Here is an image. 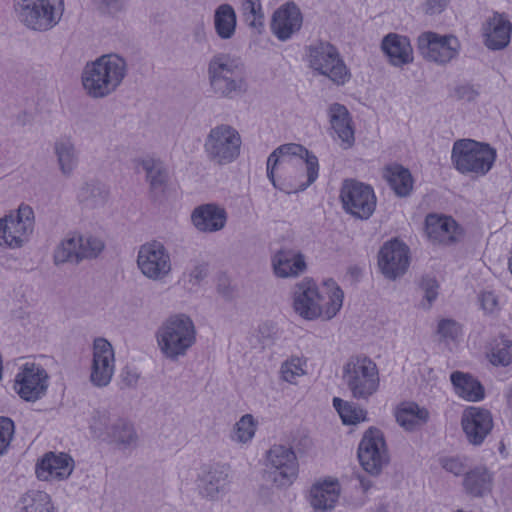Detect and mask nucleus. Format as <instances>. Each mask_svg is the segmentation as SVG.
<instances>
[{"instance_id": "nucleus-1", "label": "nucleus", "mask_w": 512, "mask_h": 512, "mask_svg": "<svg viewBox=\"0 0 512 512\" xmlns=\"http://www.w3.org/2000/svg\"><path fill=\"white\" fill-rule=\"evenodd\" d=\"M318 175L317 156L300 144L281 145L267 159V177L275 188L287 194L306 190Z\"/></svg>"}, {"instance_id": "nucleus-2", "label": "nucleus", "mask_w": 512, "mask_h": 512, "mask_svg": "<svg viewBox=\"0 0 512 512\" xmlns=\"http://www.w3.org/2000/svg\"><path fill=\"white\" fill-rule=\"evenodd\" d=\"M294 311L305 320L332 319L342 308L344 293L330 280L320 290L313 279L305 278L293 288Z\"/></svg>"}, {"instance_id": "nucleus-3", "label": "nucleus", "mask_w": 512, "mask_h": 512, "mask_svg": "<svg viewBox=\"0 0 512 512\" xmlns=\"http://www.w3.org/2000/svg\"><path fill=\"white\" fill-rule=\"evenodd\" d=\"M128 72L127 61L116 53L105 54L85 65L81 80L87 95L101 99L114 93Z\"/></svg>"}, {"instance_id": "nucleus-4", "label": "nucleus", "mask_w": 512, "mask_h": 512, "mask_svg": "<svg viewBox=\"0 0 512 512\" xmlns=\"http://www.w3.org/2000/svg\"><path fill=\"white\" fill-rule=\"evenodd\" d=\"M207 76L211 91L219 97L234 99L248 91L244 64L230 53L214 54L207 65Z\"/></svg>"}, {"instance_id": "nucleus-5", "label": "nucleus", "mask_w": 512, "mask_h": 512, "mask_svg": "<svg viewBox=\"0 0 512 512\" xmlns=\"http://www.w3.org/2000/svg\"><path fill=\"white\" fill-rule=\"evenodd\" d=\"M496 158V149L485 142L464 138L456 140L452 146V164L463 175L485 176L492 169Z\"/></svg>"}, {"instance_id": "nucleus-6", "label": "nucleus", "mask_w": 512, "mask_h": 512, "mask_svg": "<svg viewBox=\"0 0 512 512\" xmlns=\"http://www.w3.org/2000/svg\"><path fill=\"white\" fill-rule=\"evenodd\" d=\"M161 353L176 361L186 355L196 341V329L190 317L178 314L166 319L156 332Z\"/></svg>"}, {"instance_id": "nucleus-7", "label": "nucleus", "mask_w": 512, "mask_h": 512, "mask_svg": "<svg viewBox=\"0 0 512 512\" xmlns=\"http://www.w3.org/2000/svg\"><path fill=\"white\" fill-rule=\"evenodd\" d=\"M13 12L27 29L46 32L60 22L64 0H13Z\"/></svg>"}, {"instance_id": "nucleus-8", "label": "nucleus", "mask_w": 512, "mask_h": 512, "mask_svg": "<svg viewBox=\"0 0 512 512\" xmlns=\"http://www.w3.org/2000/svg\"><path fill=\"white\" fill-rule=\"evenodd\" d=\"M342 378L353 398L368 400L380 387L379 370L367 356H351L343 366Z\"/></svg>"}, {"instance_id": "nucleus-9", "label": "nucleus", "mask_w": 512, "mask_h": 512, "mask_svg": "<svg viewBox=\"0 0 512 512\" xmlns=\"http://www.w3.org/2000/svg\"><path fill=\"white\" fill-rule=\"evenodd\" d=\"M309 67L318 74L328 77L340 85L347 82L350 73L341 59L338 50L329 42L319 41L306 48Z\"/></svg>"}, {"instance_id": "nucleus-10", "label": "nucleus", "mask_w": 512, "mask_h": 512, "mask_svg": "<svg viewBox=\"0 0 512 512\" xmlns=\"http://www.w3.org/2000/svg\"><path fill=\"white\" fill-rule=\"evenodd\" d=\"M242 140L231 125L219 124L210 129L204 142V151L209 161L217 165L233 162L240 154Z\"/></svg>"}, {"instance_id": "nucleus-11", "label": "nucleus", "mask_w": 512, "mask_h": 512, "mask_svg": "<svg viewBox=\"0 0 512 512\" xmlns=\"http://www.w3.org/2000/svg\"><path fill=\"white\" fill-rule=\"evenodd\" d=\"M339 197L343 210L360 220H368L376 209L377 198L372 186L354 179L343 181Z\"/></svg>"}, {"instance_id": "nucleus-12", "label": "nucleus", "mask_w": 512, "mask_h": 512, "mask_svg": "<svg viewBox=\"0 0 512 512\" xmlns=\"http://www.w3.org/2000/svg\"><path fill=\"white\" fill-rule=\"evenodd\" d=\"M136 263L144 277L156 282L165 280L172 271L169 251L162 242L156 240L140 245Z\"/></svg>"}, {"instance_id": "nucleus-13", "label": "nucleus", "mask_w": 512, "mask_h": 512, "mask_svg": "<svg viewBox=\"0 0 512 512\" xmlns=\"http://www.w3.org/2000/svg\"><path fill=\"white\" fill-rule=\"evenodd\" d=\"M34 228L33 209L21 204L15 213L0 219V246L19 248L28 241Z\"/></svg>"}, {"instance_id": "nucleus-14", "label": "nucleus", "mask_w": 512, "mask_h": 512, "mask_svg": "<svg viewBox=\"0 0 512 512\" xmlns=\"http://www.w3.org/2000/svg\"><path fill=\"white\" fill-rule=\"evenodd\" d=\"M417 48L426 60L445 65L458 56L461 44L454 35H440L429 31L419 35Z\"/></svg>"}, {"instance_id": "nucleus-15", "label": "nucleus", "mask_w": 512, "mask_h": 512, "mask_svg": "<svg viewBox=\"0 0 512 512\" xmlns=\"http://www.w3.org/2000/svg\"><path fill=\"white\" fill-rule=\"evenodd\" d=\"M358 459L363 469L371 475H378L388 464L389 457L383 433L377 428H369L358 446Z\"/></svg>"}, {"instance_id": "nucleus-16", "label": "nucleus", "mask_w": 512, "mask_h": 512, "mask_svg": "<svg viewBox=\"0 0 512 512\" xmlns=\"http://www.w3.org/2000/svg\"><path fill=\"white\" fill-rule=\"evenodd\" d=\"M267 467L273 475V482L279 486L290 485L298 473V462L292 448L273 445L266 454Z\"/></svg>"}, {"instance_id": "nucleus-17", "label": "nucleus", "mask_w": 512, "mask_h": 512, "mask_svg": "<svg viewBox=\"0 0 512 512\" xmlns=\"http://www.w3.org/2000/svg\"><path fill=\"white\" fill-rule=\"evenodd\" d=\"M409 260L408 246L398 239L385 242L378 253L379 268L390 280H395L407 271Z\"/></svg>"}, {"instance_id": "nucleus-18", "label": "nucleus", "mask_w": 512, "mask_h": 512, "mask_svg": "<svg viewBox=\"0 0 512 512\" xmlns=\"http://www.w3.org/2000/svg\"><path fill=\"white\" fill-rule=\"evenodd\" d=\"M48 387L46 371L34 364L26 363L15 377L14 389L25 401L35 402L43 397Z\"/></svg>"}, {"instance_id": "nucleus-19", "label": "nucleus", "mask_w": 512, "mask_h": 512, "mask_svg": "<svg viewBox=\"0 0 512 512\" xmlns=\"http://www.w3.org/2000/svg\"><path fill=\"white\" fill-rule=\"evenodd\" d=\"M115 358L112 345L105 338H96L93 342V361L90 379L97 387L107 386L114 374Z\"/></svg>"}, {"instance_id": "nucleus-20", "label": "nucleus", "mask_w": 512, "mask_h": 512, "mask_svg": "<svg viewBox=\"0 0 512 512\" xmlns=\"http://www.w3.org/2000/svg\"><path fill=\"white\" fill-rule=\"evenodd\" d=\"M461 425L468 442L479 446L492 431V414L483 408L470 407L464 411Z\"/></svg>"}, {"instance_id": "nucleus-21", "label": "nucleus", "mask_w": 512, "mask_h": 512, "mask_svg": "<svg viewBox=\"0 0 512 512\" xmlns=\"http://www.w3.org/2000/svg\"><path fill=\"white\" fill-rule=\"evenodd\" d=\"M302 15L299 8L292 2L280 6L273 14L271 31L280 41L289 40L300 30Z\"/></svg>"}, {"instance_id": "nucleus-22", "label": "nucleus", "mask_w": 512, "mask_h": 512, "mask_svg": "<svg viewBox=\"0 0 512 512\" xmlns=\"http://www.w3.org/2000/svg\"><path fill=\"white\" fill-rule=\"evenodd\" d=\"M74 468L73 459L65 453L49 452L36 464L37 478L42 481L66 479Z\"/></svg>"}, {"instance_id": "nucleus-23", "label": "nucleus", "mask_w": 512, "mask_h": 512, "mask_svg": "<svg viewBox=\"0 0 512 512\" xmlns=\"http://www.w3.org/2000/svg\"><path fill=\"white\" fill-rule=\"evenodd\" d=\"M512 23L505 14L495 12L483 26V37L486 47L490 50H501L509 42Z\"/></svg>"}, {"instance_id": "nucleus-24", "label": "nucleus", "mask_w": 512, "mask_h": 512, "mask_svg": "<svg viewBox=\"0 0 512 512\" xmlns=\"http://www.w3.org/2000/svg\"><path fill=\"white\" fill-rule=\"evenodd\" d=\"M230 483L229 467L224 464L210 466L199 479V491L203 497L218 499L227 492Z\"/></svg>"}, {"instance_id": "nucleus-25", "label": "nucleus", "mask_w": 512, "mask_h": 512, "mask_svg": "<svg viewBox=\"0 0 512 512\" xmlns=\"http://www.w3.org/2000/svg\"><path fill=\"white\" fill-rule=\"evenodd\" d=\"M191 220L198 231L212 233L225 227L227 213L216 204H204L193 210Z\"/></svg>"}, {"instance_id": "nucleus-26", "label": "nucleus", "mask_w": 512, "mask_h": 512, "mask_svg": "<svg viewBox=\"0 0 512 512\" xmlns=\"http://www.w3.org/2000/svg\"><path fill=\"white\" fill-rule=\"evenodd\" d=\"M274 274L279 278L298 277L305 272L307 264L304 255L294 249H281L272 257Z\"/></svg>"}, {"instance_id": "nucleus-27", "label": "nucleus", "mask_w": 512, "mask_h": 512, "mask_svg": "<svg viewBox=\"0 0 512 512\" xmlns=\"http://www.w3.org/2000/svg\"><path fill=\"white\" fill-rule=\"evenodd\" d=\"M328 114L331 128L341 141V146L344 149L352 147L355 137L348 109L342 104L333 103L329 107Z\"/></svg>"}, {"instance_id": "nucleus-28", "label": "nucleus", "mask_w": 512, "mask_h": 512, "mask_svg": "<svg viewBox=\"0 0 512 512\" xmlns=\"http://www.w3.org/2000/svg\"><path fill=\"white\" fill-rule=\"evenodd\" d=\"M381 48L393 66L401 67L413 61V50L406 36L396 33L386 35Z\"/></svg>"}, {"instance_id": "nucleus-29", "label": "nucleus", "mask_w": 512, "mask_h": 512, "mask_svg": "<svg viewBox=\"0 0 512 512\" xmlns=\"http://www.w3.org/2000/svg\"><path fill=\"white\" fill-rule=\"evenodd\" d=\"M340 496V484L337 480L327 479L313 484L309 502L315 510H332Z\"/></svg>"}, {"instance_id": "nucleus-30", "label": "nucleus", "mask_w": 512, "mask_h": 512, "mask_svg": "<svg viewBox=\"0 0 512 512\" xmlns=\"http://www.w3.org/2000/svg\"><path fill=\"white\" fill-rule=\"evenodd\" d=\"M142 168L146 172L150 192L155 199L162 198L168 189L169 176L162 162L155 159L142 161Z\"/></svg>"}, {"instance_id": "nucleus-31", "label": "nucleus", "mask_w": 512, "mask_h": 512, "mask_svg": "<svg viewBox=\"0 0 512 512\" xmlns=\"http://www.w3.org/2000/svg\"><path fill=\"white\" fill-rule=\"evenodd\" d=\"M463 487L473 497H484L492 491L493 474L485 466H477L465 473Z\"/></svg>"}, {"instance_id": "nucleus-32", "label": "nucleus", "mask_w": 512, "mask_h": 512, "mask_svg": "<svg viewBox=\"0 0 512 512\" xmlns=\"http://www.w3.org/2000/svg\"><path fill=\"white\" fill-rule=\"evenodd\" d=\"M426 231L429 237L442 243L456 240L458 225L451 217L429 214L425 220Z\"/></svg>"}, {"instance_id": "nucleus-33", "label": "nucleus", "mask_w": 512, "mask_h": 512, "mask_svg": "<svg viewBox=\"0 0 512 512\" xmlns=\"http://www.w3.org/2000/svg\"><path fill=\"white\" fill-rule=\"evenodd\" d=\"M450 380L456 394L467 401L478 402L485 396L481 383L469 373L454 371Z\"/></svg>"}, {"instance_id": "nucleus-34", "label": "nucleus", "mask_w": 512, "mask_h": 512, "mask_svg": "<svg viewBox=\"0 0 512 512\" xmlns=\"http://www.w3.org/2000/svg\"><path fill=\"white\" fill-rule=\"evenodd\" d=\"M397 423L407 431H414L427 423L429 412L414 402H405L398 406L395 413Z\"/></svg>"}, {"instance_id": "nucleus-35", "label": "nucleus", "mask_w": 512, "mask_h": 512, "mask_svg": "<svg viewBox=\"0 0 512 512\" xmlns=\"http://www.w3.org/2000/svg\"><path fill=\"white\" fill-rule=\"evenodd\" d=\"M384 178L391 189L399 197L408 196L413 189V178L410 171L401 165H389L384 170Z\"/></svg>"}, {"instance_id": "nucleus-36", "label": "nucleus", "mask_w": 512, "mask_h": 512, "mask_svg": "<svg viewBox=\"0 0 512 512\" xmlns=\"http://www.w3.org/2000/svg\"><path fill=\"white\" fill-rule=\"evenodd\" d=\"M17 512H56L49 494L40 490H29L16 504Z\"/></svg>"}, {"instance_id": "nucleus-37", "label": "nucleus", "mask_w": 512, "mask_h": 512, "mask_svg": "<svg viewBox=\"0 0 512 512\" xmlns=\"http://www.w3.org/2000/svg\"><path fill=\"white\" fill-rule=\"evenodd\" d=\"M54 153L61 172L69 175L78 163V154L70 137H60L54 143Z\"/></svg>"}, {"instance_id": "nucleus-38", "label": "nucleus", "mask_w": 512, "mask_h": 512, "mask_svg": "<svg viewBox=\"0 0 512 512\" xmlns=\"http://www.w3.org/2000/svg\"><path fill=\"white\" fill-rule=\"evenodd\" d=\"M236 13L230 4H221L214 13V27L221 39H230L236 30Z\"/></svg>"}, {"instance_id": "nucleus-39", "label": "nucleus", "mask_w": 512, "mask_h": 512, "mask_svg": "<svg viewBox=\"0 0 512 512\" xmlns=\"http://www.w3.org/2000/svg\"><path fill=\"white\" fill-rule=\"evenodd\" d=\"M78 234L74 233L63 240L55 247L53 252V262L55 265L70 263L77 265L81 263V257L78 252Z\"/></svg>"}, {"instance_id": "nucleus-40", "label": "nucleus", "mask_w": 512, "mask_h": 512, "mask_svg": "<svg viewBox=\"0 0 512 512\" xmlns=\"http://www.w3.org/2000/svg\"><path fill=\"white\" fill-rule=\"evenodd\" d=\"M109 191L101 183H87L82 187L79 198L87 208H99L105 205L108 200Z\"/></svg>"}, {"instance_id": "nucleus-41", "label": "nucleus", "mask_w": 512, "mask_h": 512, "mask_svg": "<svg viewBox=\"0 0 512 512\" xmlns=\"http://www.w3.org/2000/svg\"><path fill=\"white\" fill-rule=\"evenodd\" d=\"M105 437L124 448L135 446L137 442V434L133 426L122 419H118L110 426Z\"/></svg>"}, {"instance_id": "nucleus-42", "label": "nucleus", "mask_w": 512, "mask_h": 512, "mask_svg": "<svg viewBox=\"0 0 512 512\" xmlns=\"http://www.w3.org/2000/svg\"><path fill=\"white\" fill-rule=\"evenodd\" d=\"M240 12L246 24L260 31L264 26L265 15L260 0H239Z\"/></svg>"}, {"instance_id": "nucleus-43", "label": "nucleus", "mask_w": 512, "mask_h": 512, "mask_svg": "<svg viewBox=\"0 0 512 512\" xmlns=\"http://www.w3.org/2000/svg\"><path fill=\"white\" fill-rule=\"evenodd\" d=\"M487 357L494 366H508L512 362V342L503 337L494 339Z\"/></svg>"}, {"instance_id": "nucleus-44", "label": "nucleus", "mask_w": 512, "mask_h": 512, "mask_svg": "<svg viewBox=\"0 0 512 512\" xmlns=\"http://www.w3.org/2000/svg\"><path fill=\"white\" fill-rule=\"evenodd\" d=\"M333 406L340 415L344 424L354 425L366 419V411L357 407L354 403L334 397Z\"/></svg>"}, {"instance_id": "nucleus-45", "label": "nucleus", "mask_w": 512, "mask_h": 512, "mask_svg": "<svg viewBox=\"0 0 512 512\" xmlns=\"http://www.w3.org/2000/svg\"><path fill=\"white\" fill-rule=\"evenodd\" d=\"M256 427L254 417L251 414H245L235 423L230 438L236 443L246 444L255 436Z\"/></svg>"}, {"instance_id": "nucleus-46", "label": "nucleus", "mask_w": 512, "mask_h": 512, "mask_svg": "<svg viewBox=\"0 0 512 512\" xmlns=\"http://www.w3.org/2000/svg\"><path fill=\"white\" fill-rule=\"evenodd\" d=\"M78 245L81 262L97 258L105 247L104 242L99 237L90 234H78Z\"/></svg>"}, {"instance_id": "nucleus-47", "label": "nucleus", "mask_w": 512, "mask_h": 512, "mask_svg": "<svg viewBox=\"0 0 512 512\" xmlns=\"http://www.w3.org/2000/svg\"><path fill=\"white\" fill-rule=\"evenodd\" d=\"M306 361L299 357H291L284 361L280 368L281 377L284 381L295 384L296 379L303 376L305 371Z\"/></svg>"}, {"instance_id": "nucleus-48", "label": "nucleus", "mask_w": 512, "mask_h": 512, "mask_svg": "<svg viewBox=\"0 0 512 512\" xmlns=\"http://www.w3.org/2000/svg\"><path fill=\"white\" fill-rule=\"evenodd\" d=\"M90 429L95 437L105 438L109 431V413L105 410H95L89 422Z\"/></svg>"}, {"instance_id": "nucleus-49", "label": "nucleus", "mask_w": 512, "mask_h": 512, "mask_svg": "<svg viewBox=\"0 0 512 512\" xmlns=\"http://www.w3.org/2000/svg\"><path fill=\"white\" fill-rule=\"evenodd\" d=\"M419 286L423 292V298L426 301V304L422 303V306L429 309L438 297L439 284L434 277L425 276L421 279Z\"/></svg>"}, {"instance_id": "nucleus-50", "label": "nucleus", "mask_w": 512, "mask_h": 512, "mask_svg": "<svg viewBox=\"0 0 512 512\" xmlns=\"http://www.w3.org/2000/svg\"><path fill=\"white\" fill-rule=\"evenodd\" d=\"M95 9L102 15L116 16L126 8V0H93Z\"/></svg>"}, {"instance_id": "nucleus-51", "label": "nucleus", "mask_w": 512, "mask_h": 512, "mask_svg": "<svg viewBox=\"0 0 512 512\" xmlns=\"http://www.w3.org/2000/svg\"><path fill=\"white\" fill-rule=\"evenodd\" d=\"M14 434V422L7 417H0V455L8 448Z\"/></svg>"}, {"instance_id": "nucleus-52", "label": "nucleus", "mask_w": 512, "mask_h": 512, "mask_svg": "<svg viewBox=\"0 0 512 512\" xmlns=\"http://www.w3.org/2000/svg\"><path fill=\"white\" fill-rule=\"evenodd\" d=\"M459 324L452 319H442L438 323L437 333L445 340H454L460 333Z\"/></svg>"}, {"instance_id": "nucleus-53", "label": "nucleus", "mask_w": 512, "mask_h": 512, "mask_svg": "<svg viewBox=\"0 0 512 512\" xmlns=\"http://www.w3.org/2000/svg\"><path fill=\"white\" fill-rule=\"evenodd\" d=\"M208 271L209 265L207 262L198 260L194 261L188 272L189 282L193 285L199 284L207 277Z\"/></svg>"}, {"instance_id": "nucleus-54", "label": "nucleus", "mask_w": 512, "mask_h": 512, "mask_svg": "<svg viewBox=\"0 0 512 512\" xmlns=\"http://www.w3.org/2000/svg\"><path fill=\"white\" fill-rule=\"evenodd\" d=\"M440 463L443 469L455 476L461 475L465 470L463 462L456 457H444L440 460Z\"/></svg>"}, {"instance_id": "nucleus-55", "label": "nucleus", "mask_w": 512, "mask_h": 512, "mask_svg": "<svg viewBox=\"0 0 512 512\" xmlns=\"http://www.w3.org/2000/svg\"><path fill=\"white\" fill-rule=\"evenodd\" d=\"M480 304L482 309L487 313H493L498 306V299L493 292H483L480 297Z\"/></svg>"}, {"instance_id": "nucleus-56", "label": "nucleus", "mask_w": 512, "mask_h": 512, "mask_svg": "<svg viewBox=\"0 0 512 512\" xmlns=\"http://www.w3.org/2000/svg\"><path fill=\"white\" fill-rule=\"evenodd\" d=\"M450 0H426L423 10L427 15L440 14L447 7Z\"/></svg>"}, {"instance_id": "nucleus-57", "label": "nucleus", "mask_w": 512, "mask_h": 512, "mask_svg": "<svg viewBox=\"0 0 512 512\" xmlns=\"http://www.w3.org/2000/svg\"><path fill=\"white\" fill-rule=\"evenodd\" d=\"M455 94L458 99L473 101L476 99L478 93L477 91L470 85H462L455 89Z\"/></svg>"}, {"instance_id": "nucleus-58", "label": "nucleus", "mask_w": 512, "mask_h": 512, "mask_svg": "<svg viewBox=\"0 0 512 512\" xmlns=\"http://www.w3.org/2000/svg\"><path fill=\"white\" fill-rule=\"evenodd\" d=\"M193 41L199 45L207 42V34L203 23H198L192 30Z\"/></svg>"}, {"instance_id": "nucleus-59", "label": "nucleus", "mask_w": 512, "mask_h": 512, "mask_svg": "<svg viewBox=\"0 0 512 512\" xmlns=\"http://www.w3.org/2000/svg\"><path fill=\"white\" fill-rule=\"evenodd\" d=\"M258 331L262 339H272L277 332L275 325L269 322L261 324Z\"/></svg>"}, {"instance_id": "nucleus-60", "label": "nucleus", "mask_w": 512, "mask_h": 512, "mask_svg": "<svg viewBox=\"0 0 512 512\" xmlns=\"http://www.w3.org/2000/svg\"><path fill=\"white\" fill-rule=\"evenodd\" d=\"M139 375L133 371H125L123 375V381L129 386L133 387L137 384Z\"/></svg>"}, {"instance_id": "nucleus-61", "label": "nucleus", "mask_w": 512, "mask_h": 512, "mask_svg": "<svg viewBox=\"0 0 512 512\" xmlns=\"http://www.w3.org/2000/svg\"><path fill=\"white\" fill-rule=\"evenodd\" d=\"M360 484H361L363 491L369 490L370 487L372 486L371 481L368 479H365V478H360Z\"/></svg>"}, {"instance_id": "nucleus-62", "label": "nucleus", "mask_w": 512, "mask_h": 512, "mask_svg": "<svg viewBox=\"0 0 512 512\" xmlns=\"http://www.w3.org/2000/svg\"><path fill=\"white\" fill-rule=\"evenodd\" d=\"M508 402H509V404L512 405V388L510 389V391L508 393Z\"/></svg>"}, {"instance_id": "nucleus-63", "label": "nucleus", "mask_w": 512, "mask_h": 512, "mask_svg": "<svg viewBox=\"0 0 512 512\" xmlns=\"http://www.w3.org/2000/svg\"><path fill=\"white\" fill-rule=\"evenodd\" d=\"M509 269H510V271L512 273V256L509 259Z\"/></svg>"}]
</instances>
